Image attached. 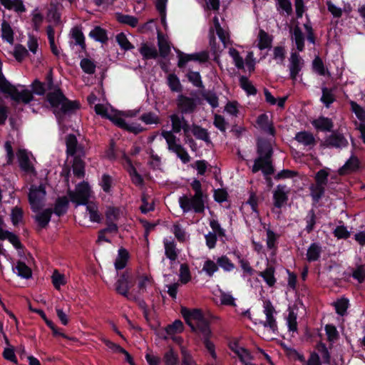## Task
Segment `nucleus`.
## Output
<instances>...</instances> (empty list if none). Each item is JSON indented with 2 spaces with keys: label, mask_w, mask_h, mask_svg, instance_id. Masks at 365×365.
I'll list each match as a JSON object with an SVG mask.
<instances>
[{
  "label": "nucleus",
  "mask_w": 365,
  "mask_h": 365,
  "mask_svg": "<svg viewBox=\"0 0 365 365\" xmlns=\"http://www.w3.org/2000/svg\"><path fill=\"white\" fill-rule=\"evenodd\" d=\"M46 100L53 108V113L58 120L70 116L80 108L78 101L68 99L55 84L53 88L47 93Z\"/></svg>",
  "instance_id": "nucleus-1"
},
{
  "label": "nucleus",
  "mask_w": 365,
  "mask_h": 365,
  "mask_svg": "<svg viewBox=\"0 0 365 365\" xmlns=\"http://www.w3.org/2000/svg\"><path fill=\"white\" fill-rule=\"evenodd\" d=\"M0 91L8 94L11 98L16 103H29L34 99L33 93L28 89H24L19 91L14 86L10 83L5 78L0 70Z\"/></svg>",
  "instance_id": "nucleus-2"
},
{
  "label": "nucleus",
  "mask_w": 365,
  "mask_h": 365,
  "mask_svg": "<svg viewBox=\"0 0 365 365\" xmlns=\"http://www.w3.org/2000/svg\"><path fill=\"white\" fill-rule=\"evenodd\" d=\"M67 194L76 206L86 205L90 197V186L88 182H81L76 185L75 191L68 189Z\"/></svg>",
  "instance_id": "nucleus-3"
},
{
  "label": "nucleus",
  "mask_w": 365,
  "mask_h": 365,
  "mask_svg": "<svg viewBox=\"0 0 365 365\" xmlns=\"http://www.w3.org/2000/svg\"><path fill=\"white\" fill-rule=\"evenodd\" d=\"M179 204L183 212L193 210L195 213H202L205 210L203 195H194L191 197L184 195L180 197Z\"/></svg>",
  "instance_id": "nucleus-4"
},
{
  "label": "nucleus",
  "mask_w": 365,
  "mask_h": 365,
  "mask_svg": "<svg viewBox=\"0 0 365 365\" xmlns=\"http://www.w3.org/2000/svg\"><path fill=\"white\" fill-rule=\"evenodd\" d=\"M257 153L258 158L254 161L252 172L256 173L260 170L259 163L262 160L271 159L273 155V149L271 143L265 139H259L257 143Z\"/></svg>",
  "instance_id": "nucleus-5"
},
{
  "label": "nucleus",
  "mask_w": 365,
  "mask_h": 365,
  "mask_svg": "<svg viewBox=\"0 0 365 365\" xmlns=\"http://www.w3.org/2000/svg\"><path fill=\"white\" fill-rule=\"evenodd\" d=\"M46 195V189L43 185L38 187L31 186L29 193V202L34 212H37L41 209Z\"/></svg>",
  "instance_id": "nucleus-6"
},
{
  "label": "nucleus",
  "mask_w": 365,
  "mask_h": 365,
  "mask_svg": "<svg viewBox=\"0 0 365 365\" xmlns=\"http://www.w3.org/2000/svg\"><path fill=\"white\" fill-rule=\"evenodd\" d=\"M178 66L180 68L185 66L190 61L198 62L200 63H205L208 61L209 56L207 51H202L192 54H185L180 51H178Z\"/></svg>",
  "instance_id": "nucleus-7"
},
{
  "label": "nucleus",
  "mask_w": 365,
  "mask_h": 365,
  "mask_svg": "<svg viewBox=\"0 0 365 365\" xmlns=\"http://www.w3.org/2000/svg\"><path fill=\"white\" fill-rule=\"evenodd\" d=\"M324 145L327 148L343 149L348 147L349 142L343 133L334 130L331 132L329 135L326 137Z\"/></svg>",
  "instance_id": "nucleus-8"
},
{
  "label": "nucleus",
  "mask_w": 365,
  "mask_h": 365,
  "mask_svg": "<svg viewBox=\"0 0 365 365\" xmlns=\"http://www.w3.org/2000/svg\"><path fill=\"white\" fill-rule=\"evenodd\" d=\"M200 102L197 98L188 97L183 94L178 95L177 106L182 114L192 113Z\"/></svg>",
  "instance_id": "nucleus-9"
},
{
  "label": "nucleus",
  "mask_w": 365,
  "mask_h": 365,
  "mask_svg": "<svg viewBox=\"0 0 365 365\" xmlns=\"http://www.w3.org/2000/svg\"><path fill=\"white\" fill-rule=\"evenodd\" d=\"M289 190L287 185L279 184L273 192V205L274 207L281 209L288 201Z\"/></svg>",
  "instance_id": "nucleus-10"
},
{
  "label": "nucleus",
  "mask_w": 365,
  "mask_h": 365,
  "mask_svg": "<svg viewBox=\"0 0 365 365\" xmlns=\"http://www.w3.org/2000/svg\"><path fill=\"white\" fill-rule=\"evenodd\" d=\"M181 314L186 324L190 327L192 331H196V327L195 324L192 322V320H195L197 322L205 317L202 310L200 309H190L186 307H182Z\"/></svg>",
  "instance_id": "nucleus-11"
},
{
  "label": "nucleus",
  "mask_w": 365,
  "mask_h": 365,
  "mask_svg": "<svg viewBox=\"0 0 365 365\" xmlns=\"http://www.w3.org/2000/svg\"><path fill=\"white\" fill-rule=\"evenodd\" d=\"M53 70H48L46 77V83H41L38 80H35L32 83V93L38 95H43L46 91H51L54 87L53 81Z\"/></svg>",
  "instance_id": "nucleus-12"
},
{
  "label": "nucleus",
  "mask_w": 365,
  "mask_h": 365,
  "mask_svg": "<svg viewBox=\"0 0 365 365\" xmlns=\"http://www.w3.org/2000/svg\"><path fill=\"white\" fill-rule=\"evenodd\" d=\"M360 168V161L357 156L351 155L344 165L338 170L341 176L346 175L358 171Z\"/></svg>",
  "instance_id": "nucleus-13"
},
{
  "label": "nucleus",
  "mask_w": 365,
  "mask_h": 365,
  "mask_svg": "<svg viewBox=\"0 0 365 365\" xmlns=\"http://www.w3.org/2000/svg\"><path fill=\"white\" fill-rule=\"evenodd\" d=\"M132 286L133 284H131L127 272L122 273L115 284L116 292L123 297L128 295L129 290Z\"/></svg>",
  "instance_id": "nucleus-14"
},
{
  "label": "nucleus",
  "mask_w": 365,
  "mask_h": 365,
  "mask_svg": "<svg viewBox=\"0 0 365 365\" xmlns=\"http://www.w3.org/2000/svg\"><path fill=\"white\" fill-rule=\"evenodd\" d=\"M312 125L319 131L331 132L333 131L334 123L329 118L319 116L312 121Z\"/></svg>",
  "instance_id": "nucleus-15"
},
{
  "label": "nucleus",
  "mask_w": 365,
  "mask_h": 365,
  "mask_svg": "<svg viewBox=\"0 0 365 365\" xmlns=\"http://www.w3.org/2000/svg\"><path fill=\"white\" fill-rule=\"evenodd\" d=\"M17 158L20 168L28 173H35V168L31 163L26 150H19L17 153Z\"/></svg>",
  "instance_id": "nucleus-16"
},
{
  "label": "nucleus",
  "mask_w": 365,
  "mask_h": 365,
  "mask_svg": "<svg viewBox=\"0 0 365 365\" xmlns=\"http://www.w3.org/2000/svg\"><path fill=\"white\" fill-rule=\"evenodd\" d=\"M228 347L237 356L239 360H240V357L244 356H246L247 359H253V356L247 349L239 346V339L237 338H234L229 341Z\"/></svg>",
  "instance_id": "nucleus-17"
},
{
  "label": "nucleus",
  "mask_w": 365,
  "mask_h": 365,
  "mask_svg": "<svg viewBox=\"0 0 365 365\" xmlns=\"http://www.w3.org/2000/svg\"><path fill=\"white\" fill-rule=\"evenodd\" d=\"M257 124L264 132L274 136L276 130L272 122L269 121V117L266 113L260 114L257 118Z\"/></svg>",
  "instance_id": "nucleus-18"
},
{
  "label": "nucleus",
  "mask_w": 365,
  "mask_h": 365,
  "mask_svg": "<svg viewBox=\"0 0 365 365\" xmlns=\"http://www.w3.org/2000/svg\"><path fill=\"white\" fill-rule=\"evenodd\" d=\"M69 207V200L66 196L58 197L56 198L53 210L54 213L58 217L64 215Z\"/></svg>",
  "instance_id": "nucleus-19"
},
{
  "label": "nucleus",
  "mask_w": 365,
  "mask_h": 365,
  "mask_svg": "<svg viewBox=\"0 0 365 365\" xmlns=\"http://www.w3.org/2000/svg\"><path fill=\"white\" fill-rule=\"evenodd\" d=\"M294 139L303 145L310 148H313L317 143L313 134L306 130L297 133Z\"/></svg>",
  "instance_id": "nucleus-20"
},
{
  "label": "nucleus",
  "mask_w": 365,
  "mask_h": 365,
  "mask_svg": "<svg viewBox=\"0 0 365 365\" xmlns=\"http://www.w3.org/2000/svg\"><path fill=\"white\" fill-rule=\"evenodd\" d=\"M273 36L265 31L260 29L257 36V47L259 50L269 49L272 48Z\"/></svg>",
  "instance_id": "nucleus-21"
},
{
  "label": "nucleus",
  "mask_w": 365,
  "mask_h": 365,
  "mask_svg": "<svg viewBox=\"0 0 365 365\" xmlns=\"http://www.w3.org/2000/svg\"><path fill=\"white\" fill-rule=\"evenodd\" d=\"M170 42L168 38L163 36L160 32L158 33V55L163 58H166L170 53Z\"/></svg>",
  "instance_id": "nucleus-22"
},
{
  "label": "nucleus",
  "mask_w": 365,
  "mask_h": 365,
  "mask_svg": "<svg viewBox=\"0 0 365 365\" xmlns=\"http://www.w3.org/2000/svg\"><path fill=\"white\" fill-rule=\"evenodd\" d=\"M52 214V208H46L38 212L34 217L38 226L41 229L46 228L51 221Z\"/></svg>",
  "instance_id": "nucleus-23"
},
{
  "label": "nucleus",
  "mask_w": 365,
  "mask_h": 365,
  "mask_svg": "<svg viewBox=\"0 0 365 365\" xmlns=\"http://www.w3.org/2000/svg\"><path fill=\"white\" fill-rule=\"evenodd\" d=\"M322 252V248L319 243H312L307 251V260L309 262L318 261L321 257Z\"/></svg>",
  "instance_id": "nucleus-24"
},
{
  "label": "nucleus",
  "mask_w": 365,
  "mask_h": 365,
  "mask_svg": "<svg viewBox=\"0 0 365 365\" xmlns=\"http://www.w3.org/2000/svg\"><path fill=\"white\" fill-rule=\"evenodd\" d=\"M291 38L295 42L297 48L299 51H302L304 48V36L301 28L296 25L291 30Z\"/></svg>",
  "instance_id": "nucleus-25"
},
{
  "label": "nucleus",
  "mask_w": 365,
  "mask_h": 365,
  "mask_svg": "<svg viewBox=\"0 0 365 365\" xmlns=\"http://www.w3.org/2000/svg\"><path fill=\"white\" fill-rule=\"evenodd\" d=\"M139 52L143 59H155L158 56V52L156 48L147 43H143L139 48Z\"/></svg>",
  "instance_id": "nucleus-26"
},
{
  "label": "nucleus",
  "mask_w": 365,
  "mask_h": 365,
  "mask_svg": "<svg viewBox=\"0 0 365 365\" xmlns=\"http://www.w3.org/2000/svg\"><path fill=\"white\" fill-rule=\"evenodd\" d=\"M129 259V253L125 248H120L118 251V256L115 259L114 265L117 271L124 269Z\"/></svg>",
  "instance_id": "nucleus-27"
},
{
  "label": "nucleus",
  "mask_w": 365,
  "mask_h": 365,
  "mask_svg": "<svg viewBox=\"0 0 365 365\" xmlns=\"http://www.w3.org/2000/svg\"><path fill=\"white\" fill-rule=\"evenodd\" d=\"M274 267L272 265H268L264 271L259 273V276L263 278L269 287H272L274 286L277 281L274 277Z\"/></svg>",
  "instance_id": "nucleus-28"
},
{
  "label": "nucleus",
  "mask_w": 365,
  "mask_h": 365,
  "mask_svg": "<svg viewBox=\"0 0 365 365\" xmlns=\"http://www.w3.org/2000/svg\"><path fill=\"white\" fill-rule=\"evenodd\" d=\"M304 220L306 222L304 230L307 234L312 233L314 230L315 225L317 222V217L315 210L313 208L309 210Z\"/></svg>",
  "instance_id": "nucleus-29"
},
{
  "label": "nucleus",
  "mask_w": 365,
  "mask_h": 365,
  "mask_svg": "<svg viewBox=\"0 0 365 365\" xmlns=\"http://www.w3.org/2000/svg\"><path fill=\"white\" fill-rule=\"evenodd\" d=\"M89 36L101 43H106L108 41L106 30L98 26H95L94 29L90 31Z\"/></svg>",
  "instance_id": "nucleus-30"
},
{
  "label": "nucleus",
  "mask_w": 365,
  "mask_h": 365,
  "mask_svg": "<svg viewBox=\"0 0 365 365\" xmlns=\"http://www.w3.org/2000/svg\"><path fill=\"white\" fill-rule=\"evenodd\" d=\"M71 36L75 41V43L78 45L83 51L86 50L85 37L81 29L78 27H73L71 31Z\"/></svg>",
  "instance_id": "nucleus-31"
},
{
  "label": "nucleus",
  "mask_w": 365,
  "mask_h": 365,
  "mask_svg": "<svg viewBox=\"0 0 365 365\" xmlns=\"http://www.w3.org/2000/svg\"><path fill=\"white\" fill-rule=\"evenodd\" d=\"M309 190L313 204L315 205L323 197L325 192V187L312 184L309 187Z\"/></svg>",
  "instance_id": "nucleus-32"
},
{
  "label": "nucleus",
  "mask_w": 365,
  "mask_h": 365,
  "mask_svg": "<svg viewBox=\"0 0 365 365\" xmlns=\"http://www.w3.org/2000/svg\"><path fill=\"white\" fill-rule=\"evenodd\" d=\"M47 19L48 21L53 22L55 26L61 24V14L58 11L57 4L54 3L50 4L47 14Z\"/></svg>",
  "instance_id": "nucleus-33"
},
{
  "label": "nucleus",
  "mask_w": 365,
  "mask_h": 365,
  "mask_svg": "<svg viewBox=\"0 0 365 365\" xmlns=\"http://www.w3.org/2000/svg\"><path fill=\"white\" fill-rule=\"evenodd\" d=\"M1 37L10 44L14 42V31L6 20H3L1 24Z\"/></svg>",
  "instance_id": "nucleus-34"
},
{
  "label": "nucleus",
  "mask_w": 365,
  "mask_h": 365,
  "mask_svg": "<svg viewBox=\"0 0 365 365\" xmlns=\"http://www.w3.org/2000/svg\"><path fill=\"white\" fill-rule=\"evenodd\" d=\"M322 95L320 101L326 108H329L331 104H332L336 100L335 96L332 92V89L327 87H322Z\"/></svg>",
  "instance_id": "nucleus-35"
},
{
  "label": "nucleus",
  "mask_w": 365,
  "mask_h": 365,
  "mask_svg": "<svg viewBox=\"0 0 365 365\" xmlns=\"http://www.w3.org/2000/svg\"><path fill=\"white\" fill-rule=\"evenodd\" d=\"M240 86L243 89L248 96L252 95L255 96L257 93V88L252 83V82L248 79L247 77L245 76H241L240 77Z\"/></svg>",
  "instance_id": "nucleus-36"
},
{
  "label": "nucleus",
  "mask_w": 365,
  "mask_h": 365,
  "mask_svg": "<svg viewBox=\"0 0 365 365\" xmlns=\"http://www.w3.org/2000/svg\"><path fill=\"white\" fill-rule=\"evenodd\" d=\"M73 175L78 178H82L85 175V163L78 157H75L73 159Z\"/></svg>",
  "instance_id": "nucleus-37"
},
{
  "label": "nucleus",
  "mask_w": 365,
  "mask_h": 365,
  "mask_svg": "<svg viewBox=\"0 0 365 365\" xmlns=\"http://www.w3.org/2000/svg\"><path fill=\"white\" fill-rule=\"evenodd\" d=\"M165 255L170 261H175L178 258L176 244L174 241H164Z\"/></svg>",
  "instance_id": "nucleus-38"
},
{
  "label": "nucleus",
  "mask_w": 365,
  "mask_h": 365,
  "mask_svg": "<svg viewBox=\"0 0 365 365\" xmlns=\"http://www.w3.org/2000/svg\"><path fill=\"white\" fill-rule=\"evenodd\" d=\"M139 281L138 283V294H142L145 293L147 291V287L149 285H152L154 283V280L153 277L150 275L147 274H143L140 275L139 277Z\"/></svg>",
  "instance_id": "nucleus-39"
},
{
  "label": "nucleus",
  "mask_w": 365,
  "mask_h": 365,
  "mask_svg": "<svg viewBox=\"0 0 365 365\" xmlns=\"http://www.w3.org/2000/svg\"><path fill=\"white\" fill-rule=\"evenodd\" d=\"M46 34L52 53L56 56H58L60 51L55 43V31L51 25H48L46 27Z\"/></svg>",
  "instance_id": "nucleus-40"
},
{
  "label": "nucleus",
  "mask_w": 365,
  "mask_h": 365,
  "mask_svg": "<svg viewBox=\"0 0 365 365\" xmlns=\"http://www.w3.org/2000/svg\"><path fill=\"white\" fill-rule=\"evenodd\" d=\"M196 331L198 330L202 335V337L212 336V331L210 328L209 322L204 317L195 324Z\"/></svg>",
  "instance_id": "nucleus-41"
},
{
  "label": "nucleus",
  "mask_w": 365,
  "mask_h": 365,
  "mask_svg": "<svg viewBox=\"0 0 365 365\" xmlns=\"http://www.w3.org/2000/svg\"><path fill=\"white\" fill-rule=\"evenodd\" d=\"M200 95L212 108H216L219 106V99L215 93L211 91L202 90L200 92Z\"/></svg>",
  "instance_id": "nucleus-42"
},
{
  "label": "nucleus",
  "mask_w": 365,
  "mask_h": 365,
  "mask_svg": "<svg viewBox=\"0 0 365 365\" xmlns=\"http://www.w3.org/2000/svg\"><path fill=\"white\" fill-rule=\"evenodd\" d=\"M78 140L75 135L70 134L66 137V153L68 155L73 156L77 151Z\"/></svg>",
  "instance_id": "nucleus-43"
},
{
  "label": "nucleus",
  "mask_w": 365,
  "mask_h": 365,
  "mask_svg": "<svg viewBox=\"0 0 365 365\" xmlns=\"http://www.w3.org/2000/svg\"><path fill=\"white\" fill-rule=\"evenodd\" d=\"M192 134L199 140H204L205 143H210L209 133L205 128L194 124L192 129Z\"/></svg>",
  "instance_id": "nucleus-44"
},
{
  "label": "nucleus",
  "mask_w": 365,
  "mask_h": 365,
  "mask_svg": "<svg viewBox=\"0 0 365 365\" xmlns=\"http://www.w3.org/2000/svg\"><path fill=\"white\" fill-rule=\"evenodd\" d=\"M117 21L123 24L128 25L133 28L137 26L138 24V19L135 16L125 15L120 13L116 14Z\"/></svg>",
  "instance_id": "nucleus-45"
},
{
  "label": "nucleus",
  "mask_w": 365,
  "mask_h": 365,
  "mask_svg": "<svg viewBox=\"0 0 365 365\" xmlns=\"http://www.w3.org/2000/svg\"><path fill=\"white\" fill-rule=\"evenodd\" d=\"M168 85L173 92H181L182 85L178 77L174 73H170L168 76Z\"/></svg>",
  "instance_id": "nucleus-46"
},
{
  "label": "nucleus",
  "mask_w": 365,
  "mask_h": 365,
  "mask_svg": "<svg viewBox=\"0 0 365 365\" xmlns=\"http://www.w3.org/2000/svg\"><path fill=\"white\" fill-rule=\"evenodd\" d=\"M18 275L24 279H29L32 275V272L30 267L22 261H18L16 264Z\"/></svg>",
  "instance_id": "nucleus-47"
},
{
  "label": "nucleus",
  "mask_w": 365,
  "mask_h": 365,
  "mask_svg": "<svg viewBox=\"0 0 365 365\" xmlns=\"http://www.w3.org/2000/svg\"><path fill=\"white\" fill-rule=\"evenodd\" d=\"M316 349L321 353L324 364H331V353L327 349V345L320 341L317 344Z\"/></svg>",
  "instance_id": "nucleus-48"
},
{
  "label": "nucleus",
  "mask_w": 365,
  "mask_h": 365,
  "mask_svg": "<svg viewBox=\"0 0 365 365\" xmlns=\"http://www.w3.org/2000/svg\"><path fill=\"white\" fill-rule=\"evenodd\" d=\"M184 325L181 320L176 319L172 324H168L165 328V331L168 335L181 333L183 331Z\"/></svg>",
  "instance_id": "nucleus-49"
},
{
  "label": "nucleus",
  "mask_w": 365,
  "mask_h": 365,
  "mask_svg": "<svg viewBox=\"0 0 365 365\" xmlns=\"http://www.w3.org/2000/svg\"><path fill=\"white\" fill-rule=\"evenodd\" d=\"M334 306L337 314L344 316L349 308V299L346 298H341L334 302Z\"/></svg>",
  "instance_id": "nucleus-50"
},
{
  "label": "nucleus",
  "mask_w": 365,
  "mask_h": 365,
  "mask_svg": "<svg viewBox=\"0 0 365 365\" xmlns=\"http://www.w3.org/2000/svg\"><path fill=\"white\" fill-rule=\"evenodd\" d=\"M259 165L260 166V170H262L264 177L270 176L274 174L275 170L272 164V158L260 161Z\"/></svg>",
  "instance_id": "nucleus-51"
},
{
  "label": "nucleus",
  "mask_w": 365,
  "mask_h": 365,
  "mask_svg": "<svg viewBox=\"0 0 365 365\" xmlns=\"http://www.w3.org/2000/svg\"><path fill=\"white\" fill-rule=\"evenodd\" d=\"M217 263L218 267H220L225 272H231L235 267V264L226 255L218 257Z\"/></svg>",
  "instance_id": "nucleus-52"
},
{
  "label": "nucleus",
  "mask_w": 365,
  "mask_h": 365,
  "mask_svg": "<svg viewBox=\"0 0 365 365\" xmlns=\"http://www.w3.org/2000/svg\"><path fill=\"white\" fill-rule=\"evenodd\" d=\"M328 171L326 169H320L315 174V184L325 187L328 184Z\"/></svg>",
  "instance_id": "nucleus-53"
},
{
  "label": "nucleus",
  "mask_w": 365,
  "mask_h": 365,
  "mask_svg": "<svg viewBox=\"0 0 365 365\" xmlns=\"http://www.w3.org/2000/svg\"><path fill=\"white\" fill-rule=\"evenodd\" d=\"M115 38H116V41L118 42V43L120 46V47L123 50L128 51V50H131L134 48V46L129 41L126 35L124 33L121 32V33L117 34Z\"/></svg>",
  "instance_id": "nucleus-54"
},
{
  "label": "nucleus",
  "mask_w": 365,
  "mask_h": 365,
  "mask_svg": "<svg viewBox=\"0 0 365 365\" xmlns=\"http://www.w3.org/2000/svg\"><path fill=\"white\" fill-rule=\"evenodd\" d=\"M327 340L329 342H334L339 338V334L336 327L334 324H327L324 327Z\"/></svg>",
  "instance_id": "nucleus-55"
},
{
  "label": "nucleus",
  "mask_w": 365,
  "mask_h": 365,
  "mask_svg": "<svg viewBox=\"0 0 365 365\" xmlns=\"http://www.w3.org/2000/svg\"><path fill=\"white\" fill-rule=\"evenodd\" d=\"M351 110L356 115L360 123H365V110L356 102H350Z\"/></svg>",
  "instance_id": "nucleus-56"
},
{
  "label": "nucleus",
  "mask_w": 365,
  "mask_h": 365,
  "mask_svg": "<svg viewBox=\"0 0 365 365\" xmlns=\"http://www.w3.org/2000/svg\"><path fill=\"white\" fill-rule=\"evenodd\" d=\"M351 276L359 283H363L365 280V265L357 264L356 268L353 269Z\"/></svg>",
  "instance_id": "nucleus-57"
},
{
  "label": "nucleus",
  "mask_w": 365,
  "mask_h": 365,
  "mask_svg": "<svg viewBox=\"0 0 365 365\" xmlns=\"http://www.w3.org/2000/svg\"><path fill=\"white\" fill-rule=\"evenodd\" d=\"M23 217L24 212L21 207L16 206L12 208L11 213V220L12 224L14 226L17 225L20 222L22 221Z\"/></svg>",
  "instance_id": "nucleus-58"
},
{
  "label": "nucleus",
  "mask_w": 365,
  "mask_h": 365,
  "mask_svg": "<svg viewBox=\"0 0 365 365\" xmlns=\"http://www.w3.org/2000/svg\"><path fill=\"white\" fill-rule=\"evenodd\" d=\"M218 269L217 263L216 264L212 260L208 259L204 263L202 271H204L207 276L212 277L214 273L216 272Z\"/></svg>",
  "instance_id": "nucleus-59"
},
{
  "label": "nucleus",
  "mask_w": 365,
  "mask_h": 365,
  "mask_svg": "<svg viewBox=\"0 0 365 365\" xmlns=\"http://www.w3.org/2000/svg\"><path fill=\"white\" fill-rule=\"evenodd\" d=\"M140 120L144 122L146 125L158 124L160 123L159 117L153 112L143 113Z\"/></svg>",
  "instance_id": "nucleus-60"
},
{
  "label": "nucleus",
  "mask_w": 365,
  "mask_h": 365,
  "mask_svg": "<svg viewBox=\"0 0 365 365\" xmlns=\"http://www.w3.org/2000/svg\"><path fill=\"white\" fill-rule=\"evenodd\" d=\"M191 279L189 267L186 264H182L180 267V280L182 284H187Z\"/></svg>",
  "instance_id": "nucleus-61"
},
{
  "label": "nucleus",
  "mask_w": 365,
  "mask_h": 365,
  "mask_svg": "<svg viewBox=\"0 0 365 365\" xmlns=\"http://www.w3.org/2000/svg\"><path fill=\"white\" fill-rule=\"evenodd\" d=\"M29 55V52L26 48L21 44H17L14 47V56L16 60L21 62L27 56Z\"/></svg>",
  "instance_id": "nucleus-62"
},
{
  "label": "nucleus",
  "mask_w": 365,
  "mask_h": 365,
  "mask_svg": "<svg viewBox=\"0 0 365 365\" xmlns=\"http://www.w3.org/2000/svg\"><path fill=\"white\" fill-rule=\"evenodd\" d=\"M163 359L166 365H177L178 356L174 352L173 349H170L165 353Z\"/></svg>",
  "instance_id": "nucleus-63"
},
{
  "label": "nucleus",
  "mask_w": 365,
  "mask_h": 365,
  "mask_svg": "<svg viewBox=\"0 0 365 365\" xmlns=\"http://www.w3.org/2000/svg\"><path fill=\"white\" fill-rule=\"evenodd\" d=\"M333 234L337 239L346 240L351 236V232L344 225L336 226Z\"/></svg>",
  "instance_id": "nucleus-64"
}]
</instances>
